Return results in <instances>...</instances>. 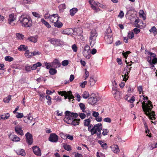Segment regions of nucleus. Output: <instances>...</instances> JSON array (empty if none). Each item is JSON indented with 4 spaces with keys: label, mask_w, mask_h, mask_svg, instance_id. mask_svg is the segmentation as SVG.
<instances>
[{
    "label": "nucleus",
    "mask_w": 157,
    "mask_h": 157,
    "mask_svg": "<svg viewBox=\"0 0 157 157\" xmlns=\"http://www.w3.org/2000/svg\"><path fill=\"white\" fill-rule=\"evenodd\" d=\"M19 21L21 25L24 27L30 28L32 25V21L29 17H25L21 15L19 17Z\"/></svg>",
    "instance_id": "obj_1"
},
{
    "label": "nucleus",
    "mask_w": 157,
    "mask_h": 157,
    "mask_svg": "<svg viewBox=\"0 0 157 157\" xmlns=\"http://www.w3.org/2000/svg\"><path fill=\"white\" fill-rule=\"evenodd\" d=\"M112 31L110 27H108L105 32L104 38L105 41L109 44H111L113 40Z\"/></svg>",
    "instance_id": "obj_2"
},
{
    "label": "nucleus",
    "mask_w": 157,
    "mask_h": 157,
    "mask_svg": "<svg viewBox=\"0 0 157 157\" xmlns=\"http://www.w3.org/2000/svg\"><path fill=\"white\" fill-rule=\"evenodd\" d=\"M98 35L96 30L95 29H93L91 32L89 37V41L90 45L93 46L95 43V40Z\"/></svg>",
    "instance_id": "obj_3"
},
{
    "label": "nucleus",
    "mask_w": 157,
    "mask_h": 157,
    "mask_svg": "<svg viewBox=\"0 0 157 157\" xmlns=\"http://www.w3.org/2000/svg\"><path fill=\"white\" fill-rule=\"evenodd\" d=\"M58 94L62 96H64V99H66L67 98L69 100V101H71V99L72 101L74 100V97L72 94V92L71 91L66 92V91H60L58 92Z\"/></svg>",
    "instance_id": "obj_4"
},
{
    "label": "nucleus",
    "mask_w": 157,
    "mask_h": 157,
    "mask_svg": "<svg viewBox=\"0 0 157 157\" xmlns=\"http://www.w3.org/2000/svg\"><path fill=\"white\" fill-rule=\"evenodd\" d=\"M101 123H99L94 125V127L91 129L88 127V130L91 132V135H93L96 133L97 131H99L101 129Z\"/></svg>",
    "instance_id": "obj_5"
},
{
    "label": "nucleus",
    "mask_w": 157,
    "mask_h": 157,
    "mask_svg": "<svg viewBox=\"0 0 157 157\" xmlns=\"http://www.w3.org/2000/svg\"><path fill=\"white\" fill-rule=\"evenodd\" d=\"M78 115L77 113H71L67 111L65 112V117L64 119H73L78 117Z\"/></svg>",
    "instance_id": "obj_6"
},
{
    "label": "nucleus",
    "mask_w": 157,
    "mask_h": 157,
    "mask_svg": "<svg viewBox=\"0 0 157 157\" xmlns=\"http://www.w3.org/2000/svg\"><path fill=\"white\" fill-rule=\"evenodd\" d=\"M65 122L69 124H71L74 126L79 124V121L80 120V119H64Z\"/></svg>",
    "instance_id": "obj_7"
},
{
    "label": "nucleus",
    "mask_w": 157,
    "mask_h": 157,
    "mask_svg": "<svg viewBox=\"0 0 157 157\" xmlns=\"http://www.w3.org/2000/svg\"><path fill=\"white\" fill-rule=\"evenodd\" d=\"M142 105L143 109L145 114L146 115L149 114V111H151V108L149 107V106L147 105V104L145 103L144 101L142 103Z\"/></svg>",
    "instance_id": "obj_8"
},
{
    "label": "nucleus",
    "mask_w": 157,
    "mask_h": 157,
    "mask_svg": "<svg viewBox=\"0 0 157 157\" xmlns=\"http://www.w3.org/2000/svg\"><path fill=\"white\" fill-rule=\"evenodd\" d=\"M89 2L92 9L95 12H97L98 8H97L96 6L100 7V4L98 2H96L94 0H90Z\"/></svg>",
    "instance_id": "obj_9"
},
{
    "label": "nucleus",
    "mask_w": 157,
    "mask_h": 157,
    "mask_svg": "<svg viewBox=\"0 0 157 157\" xmlns=\"http://www.w3.org/2000/svg\"><path fill=\"white\" fill-rule=\"evenodd\" d=\"M26 141L28 144L30 145L33 143V136L29 132H28L25 135Z\"/></svg>",
    "instance_id": "obj_10"
},
{
    "label": "nucleus",
    "mask_w": 157,
    "mask_h": 157,
    "mask_svg": "<svg viewBox=\"0 0 157 157\" xmlns=\"http://www.w3.org/2000/svg\"><path fill=\"white\" fill-rule=\"evenodd\" d=\"M52 67L54 68H56L59 67L61 66V64L59 60L57 59H55L53 61L51 62Z\"/></svg>",
    "instance_id": "obj_11"
},
{
    "label": "nucleus",
    "mask_w": 157,
    "mask_h": 157,
    "mask_svg": "<svg viewBox=\"0 0 157 157\" xmlns=\"http://www.w3.org/2000/svg\"><path fill=\"white\" fill-rule=\"evenodd\" d=\"M59 18L58 14H54L50 15L49 20L51 22L54 23V24L56 22L59 21Z\"/></svg>",
    "instance_id": "obj_12"
},
{
    "label": "nucleus",
    "mask_w": 157,
    "mask_h": 157,
    "mask_svg": "<svg viewBox=\"0 0 157 157\" xmlns=\"http://www.w3.org/2000/svg\"><path fill=\"white\" fill-rule=\"evenodd\" d=\"M48 140L51 142H56L58 140V136L56 134L52 133L50 134Z\"/></svg>",
    "instance_id": "obj_13"
},
{
    "label": "nucleus",
    "mask_w": 157,
    "mask_h": 157,
    "mask_svg": "<svg viewBox=\"0 0 157 157\" xmlns=\"http://www.w3.org/2000/svg\"><path fill=\"white\" fill-rule=\"evenodd\" d=\"M16 18L14 17L13 13L9 15V18L8 19V23L12 26L14 25L15 23L14 21L15 20Z\"/></svg>",
    "instance_id": "obj_14"
},
{
    "label": "nucleus",
    "mask_w": 157,
    "mask_h": 157,
    "mask_svg": "<svg viewBox=\"0 0 157 157\" xmlns=\"http://www.w3.org/2000/svg\"><path fill=\"white\" fill-rule=\"evenodd\" d=\"M60 39L54 38L51 39L49 40L50 42L55 46H58L60 45Z\"/></svg>",
    "instance_id": "obj_15"
},
{
    "label": "nucleus",
    "mask_w": 157,
    "mask_h": 157,
    "mask_svg": "<svg viewBox=\"0 0 157 157\" xmlns=\"http://www.w3.org/2000/svg\"><path fill=\"white\" fill-rule=\"evenodd\" d=\"M33 151L34 153L38 156L41 155L40 149L39 147L37 146H35L33 147Z\"/></svg>",
    "instance_id": "obj_16"
},
{
    "label": "nucleus",
    "mask_w": 157,
    "mask_h": 157,
    "mask_svg": "<svg viewBox=\"0 0 157 157\" xmlns=\"http://www.w3.org/2000/svg\"><path fill=\"white\" fill-rule=\"evenodd\" d=\"M22 128L21 126L17 125L15 127V131L17 134L22 136L24 134Z\"/></svg>",
    "instance_id": "obj_17"
},
{
    "label": "nucleus",
    "mask_w": 157,
    "mask_h": 157,
    "mask_svg": "<svg viewBox=\"0 0 157 157\" xmlns=\"http://www.w3.org/2000/svg\"><path fill=\"white\" fill-rule=\"evenodd\" d=\"M33 119V117L31 116L30 114H29L28 117H24V121L25 123L29 124L31 122Z\"/></svg>",
    "instance_id": "obj_18"
},
{
    "label": "nucleus",
    "mask_w": 157,
    "mask_h": 157,
    "mask_svg": "<svg viewBox=\"0 0 157 157\" xmlns=\"http://www.w3.org/2000/svg\"><path fill=\"white\" fill-rule=\"evenodd\" d=\"M97 101V98L94 97H90L88 100V103L91 105H94Z\"/></svg>",
    "instance_id": "obj_19"
},
{
    "label": "nucleus",
    "mask_w": 157,
    "mask_h": 157,
    "mask_svg": "<svg viewBox=\"0 0 157 157\" xmlns=\"http://www.w3.org/2000/svg\"><path fill=\"white\" fill-rule=\"evenodd\" d=\"M112 151L115 153H117L119 152L120 150L119 147L117 145H113L110 147Z\"/></svg>",
    "instance_id": "obj_20"
},
{
    "label": "nucleus",
    "mask_w": 157,
    "mask_h": 157,
    "mask_svg": "<svg viewBox=\"0 0 157 157\" xmlns=\"http://www.w3.org/2000/svg\"><path fill=\"white\" fill-rule=\"evenodd\" d=\"M79 106L80 108V109L82 110V111L83 112H85L86 113H87V114L88 116H89V115H90V111H89V113H87V112L86 110L85 111V109H86V107L85 106V105L82 103H79Z\"/></svg>",
    "instance_id": "obj_21"
},
{
    "label": "nucleus",
    "mask_w": 157,
    "mask_h": 157,
    "mask_svg": "<svg viewBox=\"0 0 157 157\" xmlns=\"http://www.w3.org/2000/svg\"><path fill=\"white\" fill-rule=\"evenodd\" d=\"M72 31L71 29H67L63 30L62 33L64 34L71 35L72 34Z\"/></svg>",
    "instance_id": "obj_22"
},
{
    "label": "nucleus",
    "mask_w": 157,
    "mask_h": 157,
    "mask_svg": "<svg viewBox=\"0 0 157 157\" xmlns=\"http://www.w3.org/2000/svg\"><path fill=\"white\" fill-rule=\"evenodd\" d=\"M122 96V93L120 91H119L116 93L114 97L116 100H119L121 98Z\"/></svg>",
    "instance_id": "obj_23"
},
{
    "label": "nucleus",
    "mask_w": 157,
    "mask_h": 157,
    "mask_svg": "<svg viewBox=\"0 0 157 157\" xmlns=\"http://www.w3.org/2000/svg\"><path fill=\"white\" fill-rule=\"evenodd\" d=\"M28 47L25 45L22 44L18 48V50L21 51H24L27 50Z\"/></svg>",
    "instance_id": "obj_24"
},
{
    "label": "nucleus",
    "mask_w": 157,
    "mask_h": 157,
    "mask_svg": "<svg viewBox=\"0 0 157 157\" xmlns=\"http://www.w3.org/2000/svg\"><path fill=\"white\" fill-rule=\"evenodd\" d=\"M41 65V63L40 62H38L35 64H33V66H31L32 70H36L37 67H40Z\"/></svg>",
    "instance_id": "obj_25"
},
{
    "label": "nucleus",
    "mask_w": 157,
    "mask_h": 157,
    "mask_svg": "<svg viewBox=\"0 0 157 157\" xmlns=\"http://www.w3.org/2000/svg\"><path fill=\"white\" fill-rule=\"evenodd\" d=\"M90 51H84L83 52V54L84 56L87 59H89L90 57Z\"/></svg>",
    "instance_id": "obj_26"
},
{
    "label": "nucleus",
    "mask_w": 157,
    "mask_h": 157,
    "mask_svg": "<svg viewBox=\"0 0 157 157\" xmlns=\"http://www.w3.org/2000/svg\"><path fill=\"white\" fill-rule=\"evenodd\" d=\"M78 9L75 8H73L71 9L70 11V14L71 16H74L78 11Z\"/></svg>",
    "instance_id": "obj_27"
},
{
    "label": "nucleus",
    "mask_w": 157,
    "mask_h": 157,
    "mask_svg": "<svg viewBox=\"0 0 157 157\" xmlns=\"http://www.w3.org/2000/svg\"><path fill=\"white\" fill-rule=\"evenodd\" d=\"M25 56L27 58H29L33 56L32 52H30L29 50H26L25 54Z\"/></svg>",
    "instance_id": "obj_28"
},
{
    "label": "nucleus",
    "mask_w": 157,
    "mask_h": 157,
    "mask_svg": "<svg viewBox=\"0 0 157 157\" xmlns=\"http://www.w3.org/2000/svg\"><path fill=\"white\" fill-rule=\"evenodd\" d=\"M37 37L36 36H31L28 38V40L34 43H36L37 40Z\"/></svg>",
    "instance_id": "obj_29"
},
{
    "label": "nucleus",
    "mask_w": 157,
    "mask_h": 157,
    "mask_svg": "<svg viewBox=\"0 0 157 157\" xmlns=\"http://www.w3.org/2000/svg\"><path fill=\"white\" fill-rule=\"evenodd\" d=\"M63 147L67 151H70L72 150L71 146L66 144H64Z\"/></svg>",
    "instance_id": "obj_30"
},
{
    "label": "nucleus",
    "mask_w": 157,
    "mask_h": 157,
    "mask_svg": "<svg viewBox=\"0 0 157 157\" xmlns=\"http://www.w3.org/2000/svg\"><path fill=\"white\" fill-rule=\"evenodd\" d=\"M54 25L56 27L58 28H60L63 26V24L60 21H59L56 22Z\"/></svg>",
    "instance_id": "obj_31"
},
{
    "label": "nucleus",
    "mask_w": 157,
    "mask_h": 157,
    "mask_svg": "<svg viewBox=\"0 0 157 157\" xmlns=\"http://www.w3.org/2000/svg\"><path fill=\"white\" fill-rule=\"evenodd\" d=\"M57 72V70L55 68H51L50 69L49 73L51 75H53L56 74Z\"/></svg>",
    "instance_id": "obj_32"
},
{
    "label": "nucleus",
    "mask_w": 157,
    "mask_h": 157,
    "mask_svg": "<svg viewBox=\"0 0 157 157\" xmlns=\"http://www.w3.org/2000/svg\"><path fill=\"white\" fill-rule=\"evenodd\" d=\"M98 143L101 145V147L103 149H105L107 147V144L106 143H104L101 141L100 140H99Z\"/></svg>",
    "instance_id": "obj_33"
},
{
    "label": "nucleus",
    "mask_w": 157,
    "mask_h": 157,
    "mask_svg": "<svg viewBox=\"0 0 157 157\" xmlns=\"http://www.w3.org/2000/svg\"><path fill=\"white\" fill-rule=\"evenodd\" d=\"M41 22L43 24H44L48 28H51V26L50 24L43 18L41 19Z\"/></svg>",
    "instance_id": "obj_34"
},
{
    "label": "nucleus",
    "mask_w": 157,
    "mask_h": 157,
    "mask_svg": "<svg viewBox=\"0 0 157 157\" xmlns=\"http://www.w3.org/2000/svg\"><path fill=\"white\" fill-rule=\"evenodd\" d=\"M89 82L90 85L92 86L95 84L96 80L94 79L93 77H91L90 79Z\"/></svg>",
    "instance_id": "obj_35"
},
{
    "label": "nucleus",
    "mask_w": 157,
    "mask_h": 157,
    "mask_svg": "<svg viewBox=\"0 0 157 157\" xmlns=\"http://www.w3.org/2000/svg\"><path fill=\"white\" fill-rule=\"evenodd\" d=\"M11 140L13 141L17 142L20 141V139L16 135H14L13 136L12 138H11Z\"/></svg>",
    "instance_id": "obj_36"
},
{
    "label": "nucleus",
    "mask_w": 157,
    "mask_h": 157,
    "mask_svg": "<svg viewBox=\"0 0 157 157\" xmlns=\"http://www.w3.org/2000/svg\"><path fill=\"white\" fill-rule=\"evenodd\" d=\"M90 119H85L84 121V125L85 126H88L90 125Z\"/></svg>",
    "instance_id": "obj_37"
},
{
    "label": "nucleus",
    "mask_w": 157,
    "mask_h": 157,
    "mask_svg": "<svg viewBox=\"0 0 157 157\" xmlns=\"http://www.w3.org/2000/svg\"><path fill=\"white\" fill-rule=\"evenodd\" d=\"M16 36L17 38L19 40H23L24 38V36L20 33H17Z\"/></svg>",
    "instance_id": "obj_38"
},
{
    "label": "nucleus",
    "mask_w": 157,
    "mask_h": 157,
    "mask_svg": "<svg viewBox=\"0 0 157 157\" xmlns=\"http://www.w3.org/2000/svg\"><path fill=\"white\" fill-rule=\"evenodd\" d=\"M149 31L151 33H153L154 36L157 34L156 29L155 26L152 27L149 30Z\"/></svg>",
    "instance_id": "obj_39"
},
{
    "label": "nucleus",
    "mask_w": 157,
    "mask_h": 157,
    "mask_svg": "<svg viewBox=\"0 0 157 157\" xmlns=\"http://www.w3.org/2000/svg\"><path fill=\"white\" fill-rule=\"evenodd\" d=\"M82 96L83 98L87 99L89 97V93L87 91H84L82 95Z\"/></svg>",
    "instance_id": "obj_40"
},
{
    "label": "nucleus",
    "mask_w": 157,
    "mask_h": 157,
    "mask_svg": "<svg viewBox=\"0 0 157 157\" xmlns=\"http://www.w3.org/2000/svg\"><path fill=\"white\" fill-rule=\"evenodd\" d=\"M11 95H9L7 97L4 98L3 99V101L5 103H8L11 99Z\"/></svg>",
    "instance_id": "obj_41"
},
{
    "label": "nucleus",
    "mask_w": 157,
    "mask_h": 157,
    "mask_svg": "<svg viewBox=\"0 0 157 157\" xmlns=\"http://www.w3.org/2000/svg\"><path fill=\"white\" fill-rule=\"evenodd\" d=\"M46 98L48 100L47 103L48 105H50L52 104L51 98L48 95H47L46 96Z\"/></svg>",
    "instance_id": "obj_42"
},
{
    "label": "nucleus",
    "mask_w": 157,
    "mask_h": 157,
    "mask_svg": "<svg viewBox=\"0 0 157 157\" xmlns=\"http://www.w3.org/2000/svg\"><path fill=\"white\" fill-rule=\"evenodd\" d=\"M59 8L60 11H63L66 8V5L64 4H62L59 6Z\"/></svg>",
    "instance_id": "obj_43"
},
{
    "label": "nucleus",
    "mask_w": 157,
    "mask_h": 157,
    "mask_svg": "<svg viewBox=\"0 0 157 157\" xmlns=\"http://www.w3.org/2000/svg\"><path fill=\"white\" fill-rule=\"evenodd\" d=\"M5 59L6 61L9 62H11L13 60V58L10 56H6L5 58Z\"/></svg>",
    "instance_id": "obj_44"
},
{
    "label": "nucleus",
    "mask_w": 157,
    "mask_h": 157,
    "mask_svg": "<svg viewBox=\"0 0 157 157\" xmlns=\"http://www.w3.org/2000/svg\"><path fill=\"white\" fill-rule=\"evenodd\" d=\"M44 65L46 66V68L47 69H50L52 67V63H48L47 62H44Z\"/></svg>",
    "instance_id": "obj_45"
},
{
    "label": "nucleus",
    "mask_w": 157,
    "mask_h": 157,
    "mask_svg": "<svg viewBox=\"0 0 157 157\" xmlns=\"http://www.w3.org/2000/svg\"><path fill=\"white\" fill-rule=\"evenodd\" d=\"M17 153L19 155H21L22 156H25V152L24 150L23 149H21L20 151H18Z\"/></svg>",
    "instance_id": "obj_46"
},
{
    "label": "nucleus",
    "mask_w": 157,
    "mask_h": 157,
    "mask_svg": "<svg viewBox=\"0 0 157 157\" xmlns=\"http://www.w3.org/2000/svg\"><path fill=\"white\" fill-rule=\"evenodd\" d=\"M25 70L27 72H29L32 70V67L29 65H27L25 67Z\"/></svg>",
    "instance_id": "obj_47"
},
{
    "label": "nucleus",
    "mask_w": 157,
    "mask_h": 157,
    "mask_svg": "<svg viewBox=\"0 0 157 157\" xmlns=\"http://www.w3.org/2000/svg\"><path fill=\"white\" fill-rule=\"evenodd\" d=\"M33 15L36 17L39 18L40 17L41 15L39 14L38 13L33 12L32 13Z\"/></svg>",
    "instance_id": "obj_48"
},
{
    "label": "nucleus",
    "mask_w": 157,
    "mask_h": 157,
    "mask_svg": "<svg viewBox=\"0 0 157 157\" xmlns=\"http://www.w3.org/2000/svg\"><path fill=\"white\" fill-rule=\"evenodd\" d=\"M157 63V58L154 57L152 59L150 65L155 64Z\"/></svg>",
    "instance_id": "obj_49"
},
{
    "label": "nucleus",
    "mask_w": 157,
    "mask_h": 157,
    "mask_svg": "<svg viewBox=\"0 0 157 157\" xmlns=\"http://www.w3.org/2000/svg\"><path fill=\"white\" fill-rule=\"evenodd\" d=\"M150 114L148 115H147V116H149L150 119H152V117H151V116H153V118H155L154 116H155V112L154 111H152V113H150L149 112Z\"/></svg>",
    "instance_id": "obj_50"
},
{
    "label": "nucleus",
    "mask_w": 157,
    "mask_h": 157,
    "mask_svg": "<svg viewBox=\"0 0 157 157\" xmlns=\"http://www.w3.org/2000/svg\"><path fill=\"white\" fill-rule=\"evenodd\" d=\"M71 47L73 50L74 52H76L77 51L78 47L75 44L73 45Z\"/></svg>",
    "instance_id": "obj_51"
},
{
    "label": "nucleus",
    "mask_w": 157,
    "mask_h": 157,
    "mask_svg": "<svg viewBox=\"0 0 157 157\" xmlns=\"http://www.w3.org/2000/svg\"><path fill=\"white\" fill-rule=\"evenodd\" d=\"M69 64L68 61L67 60H65L62 62V65L63 66H67Z\"/></svg>",
    "instance_id": "obj_52"
},
{
    "label": "nucleus",
    "mask_w": 157,
    "mask_h": 157,
    "mask_svg": "<svg viewBox=\"0 0 157 157\" xmlns=\"http://www.w3.org/2000/svg\"><path fill=\"white\" fill-rule=\"evenodd\" d=\"M79 116L82 119H84L86 117V115L83 113H79Z\"/></svg>",
    "instance_id": "obj_53"
},
{
    "label": "nucleus",
    "mask_w": 157,
    "mask_h": 157,
    "mask_svg": "<svg viewBox=\"0 0 157 157\" xmlns=\"http://www.w3.org/2000/svg\"><path fill=\"white\" fill-rule=\"evenodd\" d=\"M124 13L121 10L120 11L119 14L118 15V17L121 18H122L124 16Z\"/></svg>",
    "instance_id": "obj_54"
},
{
    "label": "nucleus",
    "mask_w": 157,
    "mask_h": 157,
    "mask_svg": "<svg viewBox=\"0 0 157 157\" xmlns=\"http://www.w3.org/2000/svg\"><path fill=\"white\" fill-rule=\"evenodd\" d=\"M10 117V114L9 113H7L5 114V117L2 116V118L3 120H6L8 119L9 117Z\"/></svg>",
    "instance_id": "obj_55"
},
{
    "label": "nucleus",
    "mask_w": 157,
    "mask_h": 157,
    "mask_svg": "<svg viewBox=\"0 0 157 157\" xmlns=\"http://www.w3.org/2000/svg\"><path fill=\"white\" fill-rule=\"evenodd\" d=\"M23 114L22 113H17V114L16 115V117L17 118H21L23 117Z\"/></svg>",
    "instance_id": "obj_56"
},
{
    "label": "nucleus",
    "mask_w": 157,
    "mask_h": 157,
    "mask_svg": "<svg viewBox=\"0 0 157 157\" xmlns=\"http://www.w3.org/2000/svg\"><path fill=\"white\" fill-rule=\"evenodd\" d=\"M109 131L107 129H103V132L102 133V134L103 135L105 136L107 135V133H108Z\"/></svg>",
    "instance_id": "obj_57"
},
{
    "label": "nucleus",
    "mask_w": 157,
    "mask_h": 157,
    "mask_svg": "<svg viewBox=\"0 0 157 157\" xmlns=\"http://www.w3.org/2000/svg\"><path fill=\"white\" fill-rule=\"evenodd\" d=\"M128 37L130 39H132L134 37V34L133 32H130L128 34Z\"/></svg>",
    "instance_id": "obj_58"
},
{
    "label": "nucleus",
    "mask_w": 157,
    "mask_h": 157,
    "mask_svg": "<svg viewBox=\"0 0 157 157\" xmlns=\"http://www.w3.org/2000/svg\"><path fill=\"white\" fill-rule=\"evenodd\" d=\"M104 122H106L108 123H110L111 122V120L110 118L107 117L104 118L103 119Z\"/></svg>",
    "instance_id": "obj_59"
},
{
    "label": "nucleus",
    "mask_w": 157,
    "mask_h": 157,
    "mask_svg": "<svg viewBox=\"0 0 157 157\" xmlns=\"http://www.w3.org/2000/svg\"><path fill=\"white\" fill-rule=\"evenodd\" d=\"M130 53V52L129 51H127L125 52H123L122 53L123 55L126 58H127V57L128 56V55Z\"/></svg>",
    "instance_id": "obj_60"
},
{
    "label": "nucleus",
    "mask_w": 157,
    "mask_h": 157,
    "mask_svg": "<svg viewBox=\"0 0 157 157\" xmlns=\"http://www.w3.org/2000/svg\"><path fill=\"white\" fill-rule=\"evenodd\" d=\"M84 51H90V47L89 46L87 45H86L84 47Z\"/></svg>",
    "instance_id": "obj_61"
},
{
    "label": "nucleus",
    "mask_w": 157,
    "mask_h": 157,
    "mask_svg": "<svg viewBox=\"0 0 157 157\" xmlns=\"http://www.w3.org/2000/svg\"><path fill=\"white\" fill-rule=\"evenodd\" d=\"M134 32V33L136 34H137L139 33L140 32V30L139 29H138L137 28H134L133 30Z\"/></svg>",
    "instance_id": "obj_62"
},
{
    "label": "nucleus",
    "mask_w": 157,
    "mask_h": 157,
    "mask_svg": "<svg viewBox=\"0 0 157 157\" xmlns=\"http://www.w3.org/2000/svg\"><path fill=\"white\" fill-rule=\"evenodd\" d=\"M99 115V113L98 112H96L95 111H94L93 114H92V116L95 117V118L98 117V116Z\"/></svg>",
    "instance_id": "obj_63"
},
{
    "label": "nucleus",
    "mask_w": 157,
    "mask_h": 157,
    "mask_svg": "<svg viewBox=\"0 0 157 157\" xmlns=\"http://www.w3.org/2000/svg\"><path fill=\"white\" fill-rule=\"evenodd\" d=\"M147 52L148 54V55H150L153 58H154V57H155V56H156V55L155 54L149 52Z\"/></svg>",
    "instance_id": "obj_64"
}]
</instances>
